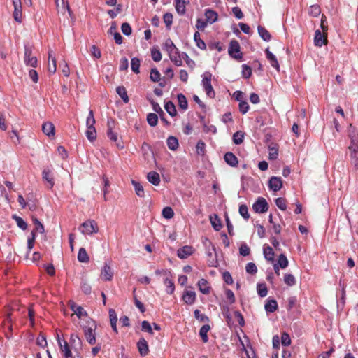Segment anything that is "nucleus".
I'll use <instances>...</instances> for the list:
<instances>
[{
	"label": "nucleus",
	"instance_id": "c03bdc74",
	"mask_svg": "<svg viewBox=\"0 0 358 358\" xmlns=\"http://www.w3.org/2000/svg\"><path fill=\"white\" fill-rule=\"evenodd\" d=\"M147 121L151 127H155L158 122V116L155 113H149L147 115Z\"/></svg>",
	"mask_w": 358,
	"mask_h": 358
},
{
	"label": "nucleus",
	"instance_id": "f3484780",
	"mask_svg": "<svg viewBox=\"0 0 358 358\" xmlns=\"http://www.w3.org/2000/svg\"><path fill=\"white\" fill-rule=\"evenodd\" d=\"M224 159L225 162L232 167L238 165V161L237 157L231 152H227L224 156Z\"/></svg>",
	"mask_w": 358,
	"mask_h": 358
},
{
	"label": "nucleus",
	"instance_id": "a18cd8bd",
	"mask_svg": "<svg viewBox=\"0 0 358 358\" xmlns=\"http://www.w3.org/2000/svg\"><path fill=\"white\" fill-rule=\"evenodd\" d=\"M140 63V59L137 57H133L131 60V70L136 73H139Z\"/></svg>",
	"mask_w": 358,
	"mask_h": 358
},
{
	"label": "nucleus",
	"instance_id": "680f3d73",
	"mask_svg": "<svg viewBox=\"0 0 358 358\" xmlns=\"http://www.w3.org/2000/svg\"><path fill=\"white\" fill-rule=\"evenodd\" d=\"M203 243L206 248V250H207L206 252H207L208 256L211 257L212 251L215 250L214 245L212 244V243L208 238H205Z\"/></svg>",
	"mask_w": 358,
	"mask_h": 358
},
{
	"label": "nucleus",
	"instance_id": "f03ea898",
	"mask_svg": "<svg viewBox=\"0 0 358 358\" xmlns=\"http://www.w3.org/2000/svg\"><path fill=\"white\" fill-rule=\"evenodd\" d=\"M79 229L81 233L85 235H92L99 231L98 224L96 221L93 220H87L81 224Z\"/></svg>",
	"mask_w": 358,
	"mask_h": 358
},
{
	"label": "nucleus",
	"instance_id": "20e7f679",
	"mask_svg": "<svg viewBox=\"0 0 358 358\" xmlns=\"http://www.w3.org/2000/svg\"><path fill=\"white\" fill-rule=\"evenodd\" d=\"M229 54L234 59H240L242 58V54L240 51V45L236 40H232L228 50Z\"/></svg>",
	"mask_w": 358,
	"mask_h": 358
},
{
	"label": "nucleus",
	"instance_id": "ea45409f",
	"mask_svg": "<svg viewBox=\"0 0 358 358\" xmlns=\"http://www.w3.org/2000/svg\"><path fill=\"white\" fill-rule=\"evenodd\" d=\"M194 41L196 42V46L201 49V50H205L206 46V43H204V41L201 39L200 38V34L198 32V31H196L194 34Z\"/></svg>",
	"mask_w": 358,
	"mask_h": 358
},
{
	"label": "nucleus",
	"instance_id": "f257e3e1",
	"mask_svg": "<svg viewBox=\"0 0 358 358\" xmlns=\"http://www.w3.org/2000/svg\"><path fill=\"white\" fill-rule=\"evenodd\" d=\"M96 327V322L91 318H87L82 325L85 339L90 345L96 344V338L95 331Z\"/></svg>",
	"mask_w": 358,
	"mask_h": 358
},
{
	"label": "nucleus",
	"instance_id": "58836bf2",
	"mask_svg": "<svg viewBox=\"0 0 358 358\" xmlns=\"http://www.w3.org/2000/svg\"><path fill=\"white\" fill-rule=\"evenodd\" d=\"M70 341H71V345L74 348H80L82 346V341L78 334H71V338H70Z\"/></svg>",
	"mask_w": 358,
	"mask_h": 358
},
{
	"label": "nucleus",
	"instance_id": "a878e982",
	"mask_svg": "<svg viewBox=\"0 0 358 358\" xmlns=\"http://www.w3.org/2000/svg\"><path fill=\"white\" fill-rule=\"evenodd\" d=\"M182 299L187 304H192L196 299V294L194 292L187 291L182 296Z\"/></svg>",
	"mask_w": 358,
	"mask_h": 358
},
{
	"label": "nucleus",
	"instance_id": "c85d7f7f",
	"mask_svg": "<svg viewBox=\"0 0 358 358\" xmlns=\"http://www.w3.org/2000/svg\"><path fill=\"white\" fill-rule=\"evenodd\" d=\"M258 33L260 37L265 41H269L271 38V36L270 33L262 26H258L257 27Z\"/></svg>",
	"mask_w": 358,
	"mask_h": 358
},
{
	"label": "nucleus",
	"instance_id": "0eeeda50",
	"mask_svg": "<svg viewBox=\"0 0 358 358\" xmlns=\"http://www.w3.org/2000/svg\"><path fill=\"white\" fill-rule=\"evenodd\" d=\"M24 63L27 66L36 67L37 65V59L34 56H31V49L27 46L24 48Z\"/></svg>",
	"mask_w": 358,
	"mask_h": 358
},
{
	"label": "nucleus",
	"instance_id": "13d9d810",
	"mask_svg": "<svg viewBox=\"0 0 358 358\" xmlns=\"http://www.w3.org/2000/svg\"><path fill=\"white\" fill-rule=\"evenodd\" d=\"M162 215L166 219H171L174 215V212L171 207H165L162 210Z\"/></svg>",
	"mask_w": 358,
	"mask_h": 358
},
{
	"label": "nucleus",
	"instance_id": "423d86ee",
	"mask_svg": "<svg viewBox=\"0 0 358 358\" xmlns=\"http://www.w3.org/2000/svg\"><path fill=\"white\" fill-rule=\"evenodd\" d=\"M13 5L14 6L13 17L16 22H21L22 20L21 0H13Z\"/></svg>",
	"mask_w": 358,
	"mask_h": 358
},
{
	"label": "nucleus",
	"instance_id": "8fccbe9b",
	"mask_svg": "<svg viewBox=\"0 0 358 358\" xmlns=\"http://www.w3.org/2000/svg\"><path fill=\"white\" fill-rule=\"evenodd\" d=\"M321 13L320 8L318 5H312L308 9V13L313 17H317Z\"/></svg>",
	"mask_w": 358,
	"mask_h": 358
},
{
	"label": "nucleus",
	"instance_id": "1a4fd4ad",
	"mask_svg": "<svg viewBox=\"0 0 358 358\" xmlns=\"http://www.w3.org/2000/svg\"><path fill=\"white\" fill-rule=\"evenodd\" d=\"M269 188L273 192L279 191L282 187V181L280 177L272 176L268 182Z\"/></svg>",
	"mask_w": 358,
	"mask_h": 358
},
{
	"label": "nucleus",
	"instance_id": "cd10ccee",
	"mask_svg": "<svg viewBox=\"0 0 358 358\" xmlns=\"http://www.w3.org/2000/svg\"><path fill=\"white\" fill-rule=\"evenodd\" d=\"M349 149L351 151L350 157L354 160L355 166H357L358 165V145L357 144L351 145Z\"/></svg>",
	"mask_w": 358,
	"mask_h": 358
},
{
	"label": "nucleus",
	"instance_id": "c9c22d12",
	"mask_svg": "<svg viewBox=\"0 0 358 358\" xmlns=\"http://www.w3.org/2000/svg\"><path fill=\"white\" fill-rule=\"evenodd\" d=\"M165 110L166 112L171 116L174 117L177 114V111L173 103L171 101L166 102L164 106Z\"/></svg>",
	"mask_w": 358,
	"mask_h": 358
},
{
	"label": "nucleus",
	"instance_id": "5fc2aeb1",
	"mask_svg": "<svg viewBox=\"0 0 358 358\" xmlns=\"http://www.w3.org/2000/svg\"><path fill=\"white\" fill-rule=\"evenodd\" d=\"M257 289L259 296L265 297L267 295L268 289L265 284L257 285Z\"/></svg>",
	"mask_w": 358,
	"mask_h": 358
},
{
	"label": "nucleus",
	"instance_id": "f704fd0d",
	"mask_svg": "<svg viewBox=\"0 0 358 358\" xmlns=\"http://www.w3.org/2000/svg\"><path fill=\"white\" fill-rule=\"evenodd\" d=\"M177 98L179 107L184 110H187L188 107V103L185 96L182 94H178Z\"/></svg>",
	"mask_w": 358,
	"mask_h": 358
},
{
	"label": "nucleus",
	"instance_id": "39448f33",
	"mask_svg": "<svg viewBox=\"0 0 358 358\" xmlns=\"http://www.w3.org/2000/svg\"><path fill=\"white\" fill-rule=\"evenodd\" d=\"M252 208L255 213H264L268 210V205L264 198L259 197L253 204Z\"/></svg>",
	"mask_w": 358,
	"mask_h": 358
},
{
	"label": "nucleus",
	"instance_id": "4468645a",
	"mask_svg": "<svg viewBox=\"0 0 358 358\" xmlns=\"http://www.w3.org/2000/svg\"><path fill=\"white\" fill-rule=\"evenodd\" d=\"M101 276L102 279L107 281H110L113 279V271L110 266L107 264H105V265L103 266L101 270Z\"/></svg>",
	"mask_w": 358,
	"mask_h": 358
},
{
	"label": "nucleus",
	"instance_id": "bf43d9fd",
	"mask_svg": "<svg viewBox=\"0 0 358 358\" xmlns=\"http://www.w3.org/2000/svg\"><path fill=\"white\" fill-rule=\"evenodd\" d=\"M250 249L245 243H242L239 248V253L241 255L245 257L250 255Z\"/></svg>",
	"mask_w": 358,
	"mask_h": 358
},
{
	"label": "nucleus",
	"instance_id": "052dcab7",
	"mask_svg": "<svg viewBox=\"0 0 358 358\" xmlns=\"http://www.w3.org/2000/svg\"><path fill=\"white\" fill-rule=\"evenodd\" d=\"M241 73L243 78H248L252 74V69L248 65L243 64Z\"/></svg>",
	"mask_w": 358,
	"mask_h": 358
},
{
	"label": "nucleus",
	"instance_id": "aec40b11",
	"mask_svg": "<svg viewBox=\"0 0 358 358\" xmlns=\"http://www.w3.org/2000/svg\"><path fill=\"white\" fill-rule=\"evenodd\" d=\"M263 254L266 260L270 262H273L274 260L275 252L271 246L264 245L263 248Z\"/></svg>",
	"mask_w": 358,
	"mask_h": 358
},
{
	"label": "nucleus",
	"instance_id": "0e129e2a",
	"mask_svg": "<svg viewBox=\"0 0 358 358\" xmlns=\"http://www.w3.org/2000/svg\"><path fill=\"white\" fill-rule=\"evenodd\" d=\"M163 19L166 27L169 28L173 23V15L170 13H166L164 15Z\"/></svg>",
	"mask_w": 358,
	"mask_h": 358
},
{
	"label": "nucleus",
	"instance_id": "864d4df0",
	"mask_svg": "<svg viewBox=\"0 0 358 358\" xmlns=\"http://www.w3.org/2000/svg\"><path fill=\"white\" fill-rule=\"evenodd\" d=\"M238 212L240 215L245 220H248L250 214L248 213V207L245 204H242L239 206Z\"/></svg>",
	"mask_w": 358,
	"mask_h": 358
},
{
	"label": "nucleus",
	"instance_id": "603ef678",
	"mask_svg": "<svg viewBox=\"0 0 358 358\" xmlns=\"http://www.w3.org/2000/svg\"><path fill=\"white\" fill-rule=\"evenodd\" d=\"M36 239L35 231H32L31 233V236L28 238L27 240V249L28 252H30L32 248H34V242Z\"/></svg>",
	"mask_w": 358,
	"mask_h": 358
},
{
	"label": "nucleus",
	"instance_id": "79ce46f5",
	"mask_svg": "<svg viewBox=\"0 0 358 358\" xmlns=\"http://www.w3.org/2000/svg\"><path fill=\"white\" fill-rule=\"evenodd\" d=\"M243 138H244V134L241 131H236L233 135V142L236 145H239V144L242 143L243 141Z\"/></svg>",
	"mask_w": 358,
	"mask_h": 358
},
{
	"label": "nucleus",
	"instance_id": "5701e85b",
	"mask_svg": "<svg viewBox=\"0 0 358 358\" xmlns=\"http://www.w3.org/2000/svg\"><path fill=\"white\" fill-rule=\"evenodd\" d=\"M163 281L164 285L166 286V292L169 294H173L175 290V286L172 279V275L169 277L166 276V278L163 280Z\"/></svg>",
	"mask_w": 358,
	"mask_h": 358
},
{
	"label": "nucleus",
	"instance_id": "2f4dec72",
	"mask_svg": "<svg viewBox=\"0 0 358 358\" xmlns=\"http://www.w3.org/2000/svg\"><path fill=\"white\" fill-rule=\"evenodd\" d=\"M109 316H110L111 327L115 333H117V326H116L117 318V315H116L115 311L113 309H110L109 310Z\"/></svg>",
	"mask_w": 358,
	"mask_h": 358
},
{
	"label": "nucleus",
	"instance_id": "a19ab883",
	"mask_svg": "<svg viewBox=\"0 0 358 358\" xmlns=\"http://www.w3.org/2000/svg\"><path fill=\"white\" fill-rule=\"evenodd\" d=\"M161 75L156 68H152L150 71V78L152 82H159L161 80Z\"/></svg>",
	"mask_w": 358,
	"mask_h": 358
},
{
	"label": "nucleus",
	"instance_id": "49530a36",
	"mask_svg": "<svg viewBox=\"0 0 358 358\" xmlns=\"http://www.w3.org/2000/svg\"><path fill=\"white\" fill-rule=\"evenodd\" d=\"M13 218L15 220L17 225L19 228L22 229V230L27 229V224L22 217L17 216L16 215H14L13 216Z\"/></svg>",
	"mask_w": 358,
	"mask_h": 358
},
{
	"label": "nucleus",
	"instance_id": "6e6552de",
	"mask_svg": "<svg viewBox=\"0 0 358 358\" xmlns=\"http://www.w3.org/2000/svg\"><path fill=\"white\" fill-rule=\"evenodd\" d=\"M327 43V33H322L319 29L315 32L314 44L316 46L321 47Z\"/></svg>",
	"mask_w": 358,
	"mask_h": 358
},
{
	"label": "nucleus",
	"instance_id": "393cba45",
	"mask_svg": "<svg viewBox=\"0 0 358 358\" xmlns=\"http://www.w3.org/2000/svg\"><path fill=\"white\" fill-rule=\"evenodd\" d=\"M198 287L199 291L204 294H208L210 292V287L208 286V282L206 280L202 278L198 282Z\"/></svg>",
	"mask_w": 358,
	"mask_h": 358
},
{
	"label": "nucleus",
	"instance_id": "4be33fe9",
	"mask_svg": "<svg viewBox=\"0 0 358 358\" xmlns=\"http://www.w3.org/2000/svg\"><path fill=\"white\" fill-rule=\"evenodd\" d=\"M148 181L152 185L157 186L160 183V177L158 173L150 171L147 175Z\"/></svg>",
	"mask_w": 358,
	"mask_h": 358
},
{
	"label": "nucleus",
	"instance_id": "473e14b6",
	"mask_svg": "<svg viewBox=\"0 0 358 358\" xmlns=\"http://www.w3.org/2000/svg\"><path fill=\"white\" fill-rule=\"evenodd\" d=\"M131 183L135 189L136 194L140 197H144V189L141 184L134 180H131Z\"/></svg>",
	"mask_w": 358,
	"mask_h": 358
},
{
	"label": "nucleus",
	"instance_id": "4d7b16f0",
	"mask_svg": "<svg viewBox=\"0 0 358 358\" xmlns=\"http://www.w3.org/2000/svg\"><path fill=\"white\" fill-rule=\"evenodd\" d=\"M184 59L187 64V66L192 69H194L195 66V62L192 60L186 52H182V59Z\"/></svg>",
	"mask_w": 358,
	"mask_h": 358
},
{
	"label": "nucleus",
	"instance_id": "338daca9",
	"mask_svg": "<svg viewBox=\"0 0 358 358\" xmlns=\"http://www.w3.org/2000/svg\"><path fill=\"white\" fill-rule=\"evenodd\" d=\"M246 272L250 274H255L257 272L256 265L252 262H249L245 266Z\"/></svg>",
	"mask_w": 358,
	"mask_h": 358
},
{
	"label": "nucleus",
	"instance_id": "9d476101",
	"mask_svg": "<svg viewBox=\"0 0 358 358\" xmlns=\"http://www.w3.org/2000/svg\"><path fill=\"white\" fill-rule=\"evenodd\" d=\"M42 178L44 181L48 183V188L52 189L53 187L55 181L51 170L49 169H44L42 172Z\"/></svg>",
	"mask_w": 358,
	"mask_h": 358
},
{
	"label": "nucleus",
	"instance_id": "412c9836",
	"mask_svg": "<svg viewBox=\"0 0 358 358\" xmlns=\"http://www.w3.org/2000/svg\"><path fill=\"white\" fill-rule=\"evenodd\" d=\"M265 52L266 55V58L270 61L271 66L278 71L280 66L276 57L269 50L268 48L266 49Z\"/></svg>",
	"mask_w": 358,
	"mask_h": 358
},
{
	"label": "nucleus",
	"instance_id": "6e6d98bb",
	"mask_svg": "<svg viewBox=\"0 0 358 358\" xmlns=\"http://www.w3.org/2000/svg\"><path fill=\"white\" fill-rule=\"evenodd\" d=\"M284 282L289 286H293L296 284L295 278L292 274H285L284 276Z\"/></svg>",
	"mask_w": 358,
	"mask_h": 358
},
{
	"label": "nucleus",
	"instance_id": "de8ad7c7",
	"mask_svg": "<svg viewBox=\"0 0 358 358\" xmlns=\"http://www.w3.org/2000/svg\"><path fill=\"white\" fill-rule=\"evenodd\" d=\"M288 260H287V258L286 257V256L284 255V254H280L278 257V265L281 268H285L287 267L288 266Z\"/></svg>",
	"mask_w": 358,
	"mask_h": 358
},
{
	"label": "nucleus",
	"instance_id": "4c0bfd02",
	"mask_svg": "<svg viewBox=\"0 0 358 358\" xmlns=\"http://www.w3.org/2000/svg\"><path fill=\"white\" fill-rule=\"evenodd\" d=\"M167 145L171 150H176L178 147V141L174 136H169L167 138Z\"/></svg>",
	"mask_w": 358,
	"mask_h": 358
},
{
	"label": "nucleus",
	"instance_id": "7ed1b4c3",
	"mask_svg": "<svg viewBox=\"0 0 358 358\" xmlns=\"http://www.w3.org/2000/svg\"><path fill=\"white\" fill-rule=\"evenodd\" d=\"M211 78L212 74L210 72H205L203 74L202 85L206 92V94L209 97L213 98L215 96V92L211 85Z\"/></svg>",
	"mask_w": 358,
	"mask_h": 358
},
{
	"label": "nucleus",
	"instance_id": "bb28decb",
	"mask_svg": "<svg viewBox=\"0 0 358 358\" xmlns=\"http://www.w3.org/2000/svg\"><path fill=\"white\" fill-rule=\"evenodd\" d=\"M78 260L80 262L87 263L90 261L89 255L84 248H80L78 254Z\"/></svg>",
	"mask_w": 358,
	"mask_h": 358
},
{
	"label": "nucleus",
	"instance_id": "a211bd4d",
	"mask_svg": "<svg viewBox=\"0 0 358 358\" xmlns=\"http://www.w3.org/2000/svg\"><path fill=\"white\" fill-rule=\"evenodd\" d=\"M42 131L49 137L55 136V126L52 122H44L42 125Z\"/></svg>",
	"mask_w": 358,
	"mask_h": 358
},
{
	"label": "nucleus",
	"instance_id": "774afa93",
	"mask_svg": "<svg viewBox=\"0 0 358 358\" xmlns=\"http://www.w3.org/2000/svg\"><path fill=\"white\" fill-rule=\"evenodd\" d=\"M239 110L242 114H245L249 110V105L247 101H241L238 104Z\"/></svg>",
	"mask_w": 358,
	"mask_h": 358
},
{
	"label": "nucleus",
	"instance_id": "3c124183",
	"mask_svg": "<svg viewBox=\"0 0 358 358\" xmlns=\"http://www.w3.org/2000/svg\"><path fill=\"white\" fill-rule=\"evenodd\" d=\"M85 134L88 140L90 141H93L96 138V131L95 128H87Z\"/></svg>",
	"mask_w": 358,
	"mask_h": 358
},
{
	"label": "nucleus",
	"instance_id": "7c9ffc66",
	"mask_svg": "<svg viewBox=\"0 0 358 358\" xmlns=\"http://www.w3.org/2000/svg\"><path fill=\"white\" fill-rule=\"evenodd\" d=\"M116 92L121 97V99L124 103H127L129 102V96H127V92L124 87L118 86L116 88Z\"/></svg>",
	"mask_w": 358,
	"mask_h": 358
},
{
	"label": "nucleus",
	"instance_id": "ddd939ff",
	"mask_svg": "<svg viewBox=\"0 0 358 358\" xmlns=\"http://www.w3.org/2000/svg\"><path fill=\"white\" fill-rule=\"evenodd\" d=\"M170 59L177 66H180L182 64V53L180 54L178 49H176L171 52L169 53Z\"/></svg>",
	"mask_w": 358,
	"mask_h": 358
},
{
	"label": "nucleus",
	"instance_id": "e2e57ef3",
	"mask_svg": "<svg viewBox=\"0 0 358 358\" xmlns=\"http://www.w3.org/2000/svg\"><path fill=\"white\" fill-rule=\"evenodd\" d=\"M275 204L282 210H285L287 208L286 200L284 198H277L275 199Z\"/></svg>",
	"mask_w": 358,
	"mask_h": 358
},
{
	"label": "nucleus",
	"instance_id": "e433bc0d",
	"mask_svg": "<svg viewBox=\"0 0 358 358\" xmlns=\"http://www.w3.org/2000/svg\"><path fill=\"white\" fill-rule=\"evenodd\" d=\"M33 224L35 225V229L33 230L36 232H38L40 234H44L45 228L43 224L36 218L32 217Z\"/></svg>",
	"mask_w": 358,
	"mask_h": 358
},
{
	"label": "nucleus",
	"instance_id": "37998d69",
	"mask_svg": "<svg viewBox=\"0 0 358 358\" xmlns=\"http://www.w3.org/2000/svg\"><path fill=\"white\" fill-rule=\"evenodd\" d=\"M96 122V120L94 117V113L92 110H90L88 117L86 120V126L87 128L92 127L95 128L94 127V124Z\"/></svg>",
	"mask_w": 358,
	"mask_h": 358
},
{
	"label": "nucleus",
	"instance_id": "2eb2a0df",
	"mask_svg": "<svg viewBox=\"0 0 358 358\" xmlns=\"http://www.w3.org/2000/svg\"><path fill=\"white\" fill-rule=\"evenodd\" d=\"M71 309L78 316V318H81L83 316L87 315V312L80 306L77 305L73 301H69Z\"/></svg>",
	"mask_w": 358,
	"mask_h": 358
},
{
	"label": "nucleus",
	"instance_id": "72a5a7b5",
	"mask_svg": "<svg viewBox=\"0 0 358 358\" xmlns=\"http://www.w3.org/2000/svg\"><path fill=\"white\" fill-rule=\"evenodd\" d=\"M210 327L208 324H205L202 326L199 330V335L204 343H207L208 341V332L210 330Z\"/></svg>",
	"mask_w": 358,
	"mask_h": 358
},
{
	"label": "nucleus",
	"instance_id": "6ab92c4d",
	"mask_svg": "<svg viewBox=\"0 0 358 358\" xmlns=\"http://www.w3.org/2000/svg\"><path fill=\"white\" fill-rule=\"evenodd\" d=\"M205 17L208 23L213 24L217 20L218 15L215 11L211 9H206L205 11Z\"/></svg>",
	"mask_w": 358,
	"mask_h": 358
},
{
	"label": "nucleus",
	"instance_id": "c756f323",
	"mask_svg": "<svg viewBox=\"0 0 358 358\" xmlns=\"http://www.w3.org/2000/svg\"><path fill=\"white\" fill-rule=\"evenodd\" d=\"M210 221L212 227L215 231H219L222 228L221 220L217 215L210 217Z\"/></svg>",
	"mask_w": 358,
	"mask_h": 358
},
{
	"label": "nucleus",
	"instance_id": "9b49d317",
	"mask_svg": "<svg viewBox=\"0 0 358 358\" xmlns=\"http://www.w3.org/2000/svg\"><path fill=\"white\" fill-rule=\"evenodd\" d=\"M194 252V248L189 245L180 248L177 251V255L180 259H185L190 256Z\"/></svg>",
	"mask_w": 358,
	"mask_h": 358
},
{
	"label": "nucleus",
	"instance_id": "f8f14e48",
	"mask_svg": "<svg viewBox=\"0 0 358 358\" xmlns=\"http://www.w3.org/2000/svg\"><path fill=\"white\" fill-rule=\"evenodd\" d=\"M176 10L180 15H185L186 12V5L189 3V0H174Z\"/></svg>",
	"mask_w": 358,
	"mask_h": 358
},
{
	"label": "nucleus",
	"instance_id": "dca6fc26",
	"mask_svg": "<svg viewBox=\"0 0 358 358\" xmlns=\"http://www.w3.org/2000/svg\"><path fill=\"white\" fill-rule=\"evenodd\" d=\"M137 347L141 355L145 356L148 355L149 351L148 345L144 338H141L139 340V341L137 343Z\"/></svg>",
	"mask_w": 358,
	"mask_h": 358
},
{
	"label": "nucleus",
	"instance_id": "69168bd1",
	"mask_svg": "<svg viewBox=\"0 0 358 358\" xmlns=\"http://www.w3.org/2000/svg\"><path fill=\"white\" fill-rule=\"evenodd\" d=\"M122 32L126 36H130L131 34V27L127 22H124L121 26Z\"/></svg>",
	"mask_w": 358,
	"mask_h": 358
},
{
	"label": "nucleus",
	"instance_id": "09e8293b",
	"mask_svg": "<svg viewBox=\"0 0 358 358\" xmlns=\"http://www.w3.org/2000/svg\"><path fill=\"white\" fill-rule=\"evenodd\" d=\"M165 50L168 52V53L171 52L172 51L178 49L171 39L168 38L166 40L164 44Z\"/></svg>",
	"mask_w": 358,
	"mask_h": 358
},
{
	"label": "nucleus",
	"instance_id": "b1692460",
	"mask_svg": "<svg viewBox=\"0 0 358 358\" xmlns=\"http://www.w3.org/2000/svg\"><path fill=\"white\" fill-rule=\"evenodd\" d=\"M264 308L268 313H273L278 309V303L274 299H268L265 303Z\"/></svg>",
	"mask_w": 358,
	"mask_h": 358
}]
</instances>
